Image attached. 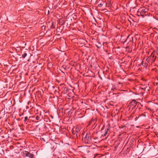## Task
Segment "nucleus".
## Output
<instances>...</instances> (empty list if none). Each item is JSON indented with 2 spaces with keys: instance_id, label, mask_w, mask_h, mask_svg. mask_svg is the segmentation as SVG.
Here are the masks:
<instances>
[{
  "instance_id": "f257e3e1",
  "label": "nucleus",
  "mask_w": 158,
  "mask_h": 158,
  "mask_svg": "<svg viewBox=\"0 0 158 158\" xmlns=\"http://www.w3.org/2000/svg\"><path fill=\"white\" fill-rule=\"evenodd\" d=\"M147 10V9L146 8L139 9L137 12V15L138 16H141L143 17L145 15V13Z\"/></svg>"
},
{
  "instance_id": "f03ea898",
  "label": "nucleus",
  "mask_w": 158,
  "mask_h": 158,
  "mask_svg": "<svg viewBox=\"0 0 158 158\" xmlns=\"http://www.w3.org/2000/svg\"><path fill=\"white\" fill-rule=\"evenodd\" d=\"M137 102L135 100H133L131 101L129 104L128 107L129 109L133 110L135 109L136 106Z\"/></svg>"
},
{
  "instance_id": "7ed1b4c3",
  "label": "nucleus",
  "mask_w": 158,
  "mask_h": 158,
  "mask_svg": "<svg viewBox=\"0 0 158 158\" xmlns=\"http://www.w3.org/2000/svg\"><path fill=\"white\" fill-rule=\"evenodd\" d=\"M84 141L85 143L89 144L91 143V139L89 133H87L86 136L84 138Z\"/></svg>"
},
{
  "instance_id": "20e7f679",
  "label": "nucleus",
  "mask_w": 158,
  "mask_h": 158,
  "mask_svg": "<svg viewBox=\"0 0 158 158\" xmlns=\"http://www.w3.org/2000/svg\"><path fill=\"white\" fill-rule=\"evenodd\" d=\"M149 57L151 58V61L152 63L155 61L156 58V57L155 56V54L154 52H152V53L151 56Z\"/></svg>"
},
{
  "instance_id": "39448f33",
  "label": "nucleus",
  "mask_w": 158,
  "mask_h": 158,
  "mask_svg": "<svg viewBox=\"0 0 158 158\" xmlns=\"http://www.w3.org/2000/svg\"><path fill=\"white\" fill-rule=\"evenodd\" d=\"M23 154L24 156L28 157L31 158H32L33 156V154L27 152L26 151L23 152Z\"/></svg>"
},
{
  "instance_id": "423d86ee",
  "label": "nucleus",
  "mask_w": 158,
  "mask_h": 158,
  "mask_svg": "<svg viewBox=\"0 0 158 158\" xmlns=\"http://www.w3.org/2000/svg\"><path fill=\"white\" fill-rule=\"evenodd\" d=\"M151 61V58L148 57L146 59V62L144 64H143V62L142 64L144 67H147L148 65V63H149Z\"/></svg>"
},
{
  "instance_id": "0eeeda50",
  "label": "nucleus",
  "mask_w": 158,
  "mask_h": 158,
  "mask_svg": "<svg viewBox=\"0 0 158 158\" xmlns=\"http://www.w3.org/2000/svg\"><path fill=\"white\" fill-rule=\"evenodd\" d=\"M109 130L108 128V127L107 129H106L105 131V133L103 134H102V135L104 136H105L107 135V132Z\"/></svg>"
},
{
  "instance_id": "6e6552de",
  "label": "nucleus",
  "mask_w": 158,
  "mask_h": 158,
  "mask_svg": "<svg viewBox=\"0 0 158 158\" xmlns=\"http://www.w3.org/2000/svg\"><path fill=\"white\" fill-rule=\"evenodd\" d=\"M76 132L78 133L80 131V129L79 127H77L75 129Z\"/></svg>"
},
{
  "instance_id": "1a4fd4ad",
  "label": "nucleus",
  "mask_w": 158,
  "mask_h": 158,
  "mask_svg": "<svg viewBox=\"0 0 158 158\" xmlns=\"http://www.w3.org/2000/svg\"><path fill=\"white\" fill-rule=\"evenodd\" d=\"M27 55V54L26 53H25L24 54H23L22 56L23 58H24Z\"/></svg>"
},
{
  "instance_id": "9d476101",
  "label": "nucleus",
  "mask_w": 158,
  "mask_h": 158,
  "mask_svg": "<svg viewBox=\"0 0 158 158\" xmlns=\"http://www.w3.org/2000/svg\"><path fill=\"white\" fill-rule=\"evenodd\" d=\"M40 118L38 115H37L36 117V120H38Z\"/></svg>"
},
{
  "instance_id": "9b49d317",
  "label": "nucleus",
  "mask_w": 158,
  "mask_h": 158,
  "mask_svg": "<svg viewBox=\"0 0 158 158\" xmlns=\"http://www.w3.org/2000/svg\"><path fill=\"white\" fill-rule=\"evenodd\" d=\"M46 27L44 25L41 26V27L42 29H44Z\"/></svg>"
},
{
  "instance_id": "f8f14e48",
  "label": "nucleus",
  "mask_w": 158,
  "mask_h": 158,
  "mask_svg": "<svg viewBox=\"0 0 158 158\" xmlns=\"http://www.w3.org/2000/svg\"><path fill=\"white\" fill-rule=\"evenodd\" d=\"M102 5L101 3V4H99L98 5V6L99 7H101L102 6Z\"/></svg>"
},
{
  "instance_id": "ddd939ff",
  "label": "nucleus",
  "mask_w": 158,
  "mask_h": 158,
  "mask_svg": "<svg viewBox=\"0 0 158 158\" xmlns=\"http://www.w3.org/2000/svg\"><path fill=\"white\" fill-rule=\"evenodd\" d=\"M40 139L41 140H43L44 142H45V141L44 139V138H40Z\"/></svg>"
},
{
  "instance_id": "4468645a",
  "label": "nucleus",
  "mask_w": 158,
  "mask_h": 158,
  "mask_svg": "<svg viewBox=\"0 0 158 158\" xmlns=\"http://www.w3.org/2000/svg\"><path fill=\"white\" fill-rule=\"evenodd\" d=\"M103 128H102V130H101V132H102V133H103Z\"/></svg>"
},
{
  "instance_id": "2eb2a0df",
  "label": "nucleus",
  "mask_w": 158,
  "mask_h": 158,
  "mask_svg": "<svg viewBox=\"0 0 158 158\" xmlns=\"http://www.w3.org/2000/svg\"><path fill=\"white\" fill-rule=\"evenodd\" d=\"M27 118V117H25V120L26 121Z\"/></svg>"
},
{
  "instance_id": "dca6fc26",
  "label": "nucleus",
  "mask_w": 158,
  "mask_h": 158,
  "mask_svg": "<svg viewBox=\"0 0 158 158\" xmlns=\"http://www.w3.org/2000/svg\"><path fill=\"white\" fill-rule=\"evenodd\" d=\"M98 154H96L94 155V157H95L96 156H98Z\"/></svg>"
},
{
  "instance_id": "f3484780",
  "label": "nucleus",
  "mask_w": 158,
  "mask_h": 158,
  "mask_svg": "<svg viewBox=\"0 0 158 158\" xmlns=\"http://www.w3.org/2000/svg\"><path fill=\"white\" fill-rule=\"evenodd\" d=\"M157 54L158 55V50L157 51Z\"/></svg>"
},
{
  "instance_id": "a211bd4d",
  "label": "nucleus",
  "mask_w": 158,
  "mask_h": 158,
  "mask_svg": "<svg viewBox=\"0 0 158 158\" xmlns=\"http://www.w3.org/2000/svg\"><path fill=\"white\" fill-rule=\"evenodd\" d=\"M55 1H57V0H54Z\"/></svg>"
},
{
  "instance_id": "6ab92c4d",
  "label": "nucleus",
  "mask_w": 158,
  "mask_h": 158,
  "mask_svg": "<svg viewBox=\"0 0 158 158\" xmlns=\"http://www.w3.org/2000/svg\"><path fill=\"white\" fill-rule=\"evenodd\" d=\"M41 44H44V43L42 42V43H41Z\"/></svg>"
}]
</instances>
